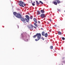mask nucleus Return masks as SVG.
I'll list each match as a JSON object with an SVG mask.
<instances>
[{"label":"nucleus","instance_id":"1","mask_svg":"<svg viewBox=\"0 0 65 65\" xmlns=\"http://www.w3.org/2000/svg\"><path fill=\"white\" fill-rule=\"evenodd\" d=\"M13 14L15 17L18 18V19H21V21L22 22H25V19L24 18L22 17V15L20 13H17L16 12H14L13 13Z\"/></svg>","mask_w":65,"mask_h":65},{"label":"nucleus","instance_id":"2","mask_svg":"<svg viewBox=\"0 0 65 65\" xmlns=\"http://www.w3.org/2000/svg\"><path fill=\"white\" fill-rule=\"evenodd\" d=\"M37 36V39H35V41H37L39 39H40V38H41V34H38V33H37V34L36 35H35L34 36V38H36V37Z\"/></svg>","mask_w":65,"mask_h":65},{"label":"nucleus","instance_id":"3","mask_svg":"<svg viewBox=\"0 0 65 65\" xmlns=\"http://www.w3.org/2000/svg\"><path fill=\"white\" fill-rule=\"evenodd\" d=\"M19 5L20 6H21L22 7H24V6H23V5H24L25 6H26V4L24 3V2H23L22 1H20L19 3Z\"/></svg>","mask_w":65,"mask_h":65},{"label":"nucleus","instance_id":"4","mask_svg":"<svg viewBox=\"0 0 65 65\" xmlns=\"http://www.w3.org/2000/svg\"><path fill=\"white\" fill-rule=\"evenodd\" d=\"M25 17L26 18H25L26 21V22L29 23V20H30L29 17L28 15H26L25 16Z\"/></svg>","mask_w":65,"mask_h":65},{"label":"nucleus","instance_id":"5","mask_svg":"<svg viewBox=\"0 0 65 65\" xmlns=\"http://www.w3.org/2000/svg\"><path fill=\"white\" fill-rule=\"evenodd\" d=\"M46 17L45 14H41L40 15L41 18H42V19H43V18H44Z\"/></svg>","mask_w":65,"mask_h":65},{"label":"nucleus","instance_id":"6","mask_svg":"<svg viewBox=\"0 0 65 65\" xmlns=\"http://www.w3.org/2000/svg\"><path fill=\"white\" fill-rule=\"evenodd\" d=\"M41 13L40 12V11H38L37 12V14L38 15H39Z\"/></svg>","mask_w":65,"mask_h":65},{"label":"nucleus","instance_id":"7","mask_svg":"<svg viewBox=\"0 0 65 65\" xmlns=\"http://www.w3.org/2000/svg\"><path fill=\"white\" fill-rule=\"evenodd\" d=\"M40 12L42 13H44V12H45L44 11V10H40Z\"/></svg>","mask_w":65,"mask_h":65},{"label":"nucleus","instance_id":"8","mask_svg":"<svg viewBox=\"0 0 65 65\" xmlns=\"http://www.w3.org/2000/svg\"><path fill=\"white\" fill-rule=\"evenodd\" d=\"M56 1L58 4H59L61 3V1L59 0H56Z\"/></svg>","mask_w":65,"mask_h":65},{"label":"nucleus","instance_id":"9","mask_svg":"<svg viewBox=\"0 0 65 65\" xmlns=\"http://www.w3.org/2000/svg\"><path fill=\"white\" fill-rule=\"evenodd\" d=\"M34 20L35 22L36 23H37V21H36V19L34 18Z\"/></svg>","mask_w":65,"mask_h":65},{"label":"nucleus","instance_id":"10","mask_svg":"<svg viewBox=\"0 0 65 65\" xmlns=\"http://www.w3.org/2000/svg\"><path fill=\"white\" fill-rule=\"evenodd\" d=\"M54 3L55 5H57V3L56 1H54Z\"/></svg>","mask_w":65,"mask_h":65},{"label":"nucleus","instance_id":"11","mask_svg":"<svg viewBox=\"0 0 65 65\" xmlns=\"http://www.w3.org/2000/svg\"><path fill=\"white\" fill-rule=\"evenodd\" d=\"M44 35L45 37H47V33H46Z\"/></svg>","mask_w":65,"mask_h":65},{"label":"nucleus","instance_id":"12","mask_svg":"<svg viewBox=\"0 0 65 65\" xmlns=\"http://www.w3.org/2000/svg\"><path fill=\"white\" fill-rule=\"evenodd\" d=\"M34 25H35V26H36V27H38V25H37V24L36 23H34Z\"/></svg>","mask_w":65,"mask_h":65},{"label":"nucleus","instance_id":"13","mask_svg":"<svg viewBox=\"0 0 65 65\" xmlns=\"http://www.w3.org/2000/svg\"><path fill=\"white\" fill-rule=\"evenodd\" d=\"M36 3H37V5H39V4H40L39 3H38V1H36Z\"/></svg>","mask_w":65,"mask_h":65},{"label":"nucleus","instance_id":"14","mask_svg":"<svg viewBox=\"0 0 65 65\" xmlns=\"http://www.w3.org/2000/svg\"><path fill=\"white\" fill-rule=\"evenodd\" d=\"M58 34L59 35H61V32H60V31H58Z\"/></svg>","mask_w":65,"mask_h":65},{"label":"nucleus","instance_id":"15","mask_svg":"<svg viewBox=\"0 0 65 65\" xmlns=\"http://www.w3.org/2000/svg\"><path fill=\"white\" fill-rule=\"evenodd\" d=\"M42 35H43V36H44V32H42Z\"/></svg>","mask_w":65,"mask_h":65},{"label":"nucleus","instance_id":"16","mask_svg":"<svg viewBox=\"0 0 65 65\" xmlns=\"http://www.w3.org/2000/svg\"><path fill=\"white\" fill-rule=\"evenodd\" d=\"M39 2L40 3H41L42 4H43V3L41 1H40Z\"/></svg>","mask_w":65,"mask_h":65},{"label":"nucleus","instance_id":"17","mask_svg":"<svg viewBox=\"0 0 65 65\" xmlns=\"http://www.w3.org/2000/svg\"><path fill=\"white\" fill-rule=\"evenodd\" d=\"M32 18H33V16H32L30 17V19L31 20L32 19Z\"/></svg>","mask_w":65,"mask_h":65},{"label":"nucleus","instance_id":"18","mask_svg":"<svg viewBox=\"0 0 65 65\" xmlns=\"http://www.w3.org/2000/svg\"><path fill=\"white\" fill-rule=\"evenodd\" d=\"M50 48H51V49H53V46H51Z\"/></svg>","mask_w":65,"mask_h":65},{"label":"nucleus","instance_id":"19","mask_svg":"<svg viewBox=\"0 0 65 65\" xmlns=\"http://www.w3.org/2000/svg\"><path fill=\"white\" fill-rule=\"evenodd\" d=\"M30 26H31V27H32V28H34V26H33V25H32V24H31Z\"/></svg>","mask_w":65,"mask_h":65},{"label":"nucleus","instance_id":"20","mask_svg":"<svg viewBox=\"0 0 65 65\" xmlns=\"http://www.w3.org/2000/svg\"><path fill=\"white\" fill-rule=\"evenodd\" d=\"M32 5L33 6H34L35 5V4H34L33 3H32Z\"/></svg>","mask_w":65,"mask_h":65},{"label":"nucleus","instance_id":"21","mask_svg":"<svg viewBox=\"0 0 65 65\" xmlns=\"http://www.w3.org/2000/svg\"><path fill=\"white\" fill-rule=\"evenodd\" d=\"M62 40H65V38L64 37H63L62 38Z\"/></svg>","mask_w":65,"mask_h":65},{"label":"nucleus","instance_id":"22","mask_svg":"<svg viewBox=\"0 0 65 65\" xmlns=\"http://www.w3.org/2000/svg\"><path fill=\"white\" fill-rule=\"evenodd\" d=\"M29 28L30 29H32V27H29Z\"/></svg>","mask_w":65,"mask_h":65},{"label":"nucleus","instance_id":"23","mask_svg":"<svg viewBox=\"0 0 65 65\" xmlns=\"http://www.w3.org/2000/svg\"><path fill=\"white\" fill-rule=\"evenodd\" d=\"M42 40H44V38H42Z\"/></svg>","mask_w":65,"mask_h":65},{"label":"nucleus","instance_id":"24","mask_svg":"<svg viewBox=\"0 0 65 65\" xmlns=\"http://www.w3.org/2000/svg\"><path fill=\"white\" fill-rule=\"evenodd\" d=\"M34 28H35V29H36V28H37V27L35 26H34Z\"/></svg>","mask_w":65,"mask_h":65},{"label":"nucleus","instance_id":"25","mask_svg":"<svg viewBox=\"0 0 65 65\" xmlns=\"http://www.w3.org/2000/svg\"><path fill=\"white\" fill-rule=\"evenodd\" d=\"M38 23H39V24H40V22L39 21H38Z\"/></svg>","mask_w":65,"mask_h":65},{"label":"nucleus","instance_id":"26","mask_svg":"<svg viewBox=\"0 0 65 65\" xmlns=\"http://www.w3.org/2000/svg\"><path fill=\"white\" fill-rule=\"evenodd\" d=\"M55 27H57V25H54Z\"/></svg>","mask_w":65,"mask_h":65},{"label":"nucleus","instance_id":"27","mask_svg":"<svg viewBox=\"0 0 65 65\" xmlns=\"http://www.w3.org/2000/svg\"><path fill=\"white\" fill-rule=\"evenodd\" d=\"M50 22H51L52 21V20H50Z\"/></svg>","mask_w":65,"mask_h":65},{"label":"nucleus","instance_id":"28","mask_svg":"<svg viewBox=\"0 0 65 65\" xmlns=\"http://www.w3.org/2000/svg\"><path fill=\"white\" fill-rule=\"evenodd\" d=\"M43 28H41V30H43Z\"/></svg>","mask_w":65,"mask_h":65},{"label":"nucleus","instance_id":"29","mask_svg":"<svg viewBox=\"0 0 65 65\" xmlns=\"http://www.w3.org/2000/svg\"><path fill=\"white\" fill-rule=\"evenodd\" d=\"M34 3H35V2H34Z\"/></svg>","mask_w":65,"mask_h":65},{"label":"nucleus","instance_id":"30","mask_svg":"<svg viewBox=\"0 0 65 65\" xmlns=\"http://www.w3.org/2000/svg\"><path fill=\"white\" fill-rule=\"evenodd\" d=\"M58 11H60V10H58Z\"/></svg>","mask_w":65,"mask_h":65},{"label":"nucleus","instance_id":"31","mask_svg":"<svg viewBox=\"0 0 65 65\" xmlns=\"http://www.w3.org/2000/svg\"><path fill=\"white\" fill-rule=\"evenodd\" d=\"M50 32H51V31L50 30Z\"/></svg>","mask_w":65,"mask_h":65},{"label":"nucleus","instance_id":"32","mask_svg":"<svg viewBox=\"0 0 65 65\" xmlns=\"http://www.w3.org/2000/svg\"><path fill=\"white\" fill-rule=\"evenodd\" d=\"M64 12H65V11H64Z\"/></svg>","mask_w":65,"mask_h":65}]
</instances>
